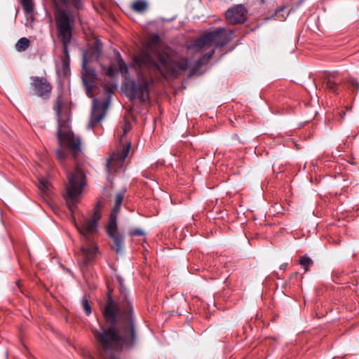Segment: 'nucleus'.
<instances>
[{"label":"nucleus","mask_w":359,"mask_h":359,"mask_svg":"<svg viewBox=\"0 0 359 359\" xmlns=\"http://www.w3.org/2000/svg\"><path fill=\"white\" fill-rule=\"evenodd\" d=\"M82 67L86 72L84 75H86L88 78H89L88 76H90L93 79H97V74L95 69L88 67V62L86 57H83Z\"/></svg>","instance_id":"nucleus-22"},{"label":"nucleus","mask_w":359,"mask_h":359,"mask_svg":"<svg viewBox=\"0 0 359 359\" xmlns=\"http://www.w3.org/2000/svg\"><path fill=\"white\" fill-rule=\"evenodd\" d=\"M204 63H205V62L201 58H200L196 62V63L195 64V65L193 68L194 72H195L198 71L204 65Z\"/></svg>","instance_id":"nucleus-31"},{"label":"nucleus","mask_w":359,"mask_h":359,"mask_svg":"<svg viewBox=\"0 0 359 359\" xmlns=\"http://www.w3.org/2000/svg\"><path fill=\"white\" fill-rule=\"evenodd\" d=\"M54 6V18L57 37L62 44L64 58L70 59L68 47L71 43L74 25V16L69 10L63 8L72 6L79 10L82 7L81 0H52Z\"/></svg>","instance_id":"nucleus-3"},{"label":"nucleus","mask_w":359,"mask_h":359,"mask_svg":"<svg viewBox=\"0 0 359 359\" xmlns=\"http://www.w3.org/2000/svg\"><path fill=\"white\" fill-rule=\"evenodd\" d=\"M215 52V49H212L209 53L204 54L201 58L205 62L212 57Z\"/></svg>","instance_id":"nucleus-30"},{"label":"nucleus","mask_w":359,"mask_h":359,"mask_svg":"<svg viewBox=\"0 0 359 359\" xmlns=\"http://www.w3.org/2000/svg\"><path fill=\"white\" fill-rule=\"evenodd\" d=\"M131 148L130 142L125 144L120 151H116L107 159V168L108 171H117L123 168L126 158L129 154Z\"/></svg>","instance_id":"nucleus-12"},{"label":"nucleus","mask_w":359,"mask_h":359,"mask_svg":"<svg viewBox=\"0 0 359 359\" xmlns=\"http://www.w3.org/2000/svg\"><path fill=\"white\" fill-rule=\"evenodd\" d=\"M285 10V8H281L278 10H277L274 15H273V17L278 20H280V21H284L285 19H286V17L283 15H281L280 16V13H282L283 11H284Z\"/></svg>","instance_id":"nucleus-27"},{"label":"nucleus","mask_w":359,"mask_h":359,"mask_svg":"<svg viewBox=\"0 0 359 359\" xmlns=\"http://www.w3.org/2000/svg\"><path fill=\"white\" fill-rule=\"evenodd\" d=\"M116 55L118 60V71L123 76L126 77L128 74V66L126 65V62H124L123 59L122 58L121 54L118 52L117 53Z\"/></svg>","instance_id":"nucleus-19"},{"label":"nucleus","mask_w":359,"mask_h":359,"mask_svg":"<svg viewBox=\"0 0 359 359\" xmlns=\"http://www.w3.org/2000/svg\"><path fill=\"white\" fill-rule=\"evenodd\" d=\"M109 359H120V358H117L116 356H111Z\"/></svg>","instance_id":"nucleus-34"},{"label":"nucleus","mask_w":359,"mask_h":359,"mask_svg":"<svg viewBox=\"0 0 359 359\" xmlns=\"http://www.w3.org/2000/svg\"><path fill=\"white\" fill-rule=\"evenodd\" d=\"M68 184L66 187L65 199L67 206L72 212L76 208L77 198L86 185V175L83 170L76 165L74 170L67 174Z\"/></svg>","instance_id":"nucleus-6"},{"label":"nucleus","mask_w":359,"mask_h":359,"mask_svg":"<svg viewBox=\"0 0 359 359\" xmlns=\"http://www.w3.org/2000/svg\"><path fill=\"white\" fill-rule=\"evenodd\" d=\"M171 49L161 46L158 34L152 35L149 41L148 50L142 51L135 57L138 68H146L149 72L159 73L163 78L177 76L187 69L189 61L187 57L177 60L170 59Z\"/></svg>","instance_id":"nucleus-2"},{"label":"nucleus","mask_w":359,"mask_h":359,"mask_svg":"<svg viewBox=\"0 0 359 359\" xmlns=\"http://www.w3.org/2000/svg\"><path fill=\"white\" fill-rule=\"evenodd\" d=\"M107 94L111 96L112 89H107ZM110 104V97L104 102L93 99V104L90 114L89 123L87 126L88 129H93L97 123H99L105 116L109 105Z\"/></svg>","instance_id":"nucleus-11"},{"label":"nucleus","mask_w":359,"mask_h":359,"mask_svg":"<svg viewBox=\"0 0 359 359\" xmlns=\"http://www.w3.org/2000/svg\"><path fill=\"white\" fill-rule=\"evenodd\" d=\"M122 297L118 302L108 293L105 305L101 309L106 327L92 330L100 346L105 352H120L135 349L139 340L133 307L127 297L126 288L119 280Z\"/></svg>","instance_id":"nucleus-1"},{"label":"nucleus","mask_w":359,"mask_h":359,"mask_svg":"<svg viewBox=\"0 0 359 359\" xmlns=\"http://www.w3.org/2000/svg\"><path fill=\"white\" fill-rule=\"evenodd\" d=\"M286 266H287V264L282 265V266H280V269H285V268L286 267Z\"/></svg>","instance_id":"nucleus-35"},{"label":"nucleus","mask_w":359,"mask_h":359,"mask_svg":"<svg viewBox=\"0 0 359 359\" xmlns=\"http://www.w3.org/2000/svg\"><path fill=\"white\" fill-rule=\"evenodd\" d=\"M101 218V210L99 205L94 208L93 215L90 218L83 217L79 223H75L76 227L83 237V240L90 239V236L97 231V222Z\"/></svg>","instance_id":"nucleus-10"},{"label":"nucleus","mask_w":359,"mask_h":359,"mask_svg":"<svg viewBox=\"0 0 359 359\" xmlns=\"http://www.w3.org/2000/svg\"><path fill=\"white\" fill-rule=\"evenodd\" d=\"M147 8L148 4L144 0H137L132 5L133 10L137 13H143Z\"/></svg>","instance_id":"nucleus-20"},{"label":"nucleus","mask_w":359,"mask_h":359,"mask_svg":"<svg viewBox=\"0 0 359 359\" xmlns=\"http://www.w3.org/2000/svg\"><path fill=\"white\" fill-rule=\"evenodd\" d=\"M233 35V32L230 29L217 28L194 41L189 48L201 50L212 45H215L216 47H223L231 41Z\"/></svg>","instance_id":"nucleus-8"},{"label":"nucleus","mask_w":359,"mask_h":359,"mask_svg":"<svg viewBox=\"0 0 359 359\" xmlns=\"http://www.w3.org/2000/svg\"><path fill=\"white\" fill-rule=\"evenodd\" d=\"M38 187L41 192V196L45 198L47 197L50 191L51 184L48 180L43 177H39Z\"/></svg>","instance_id":"nucleus-17"},{"label":"nucleus","mask_w":359,"mask_h":359,"mask_svg":"<svg viewBox=\"0 0 359 359\" xmlns=\"http://www.w3.org/2000/svg\"><path fill=\"white\" fill-rule=\"evenodd\" d=\"M29 40L26 37H22L17 41L15 48L18 51L22 52L26 50L29 48Z\"/></svg>","instance_id":"nucleus-21"},{"label":"nucleus","mask_w":359,"mask_h":359,"mask_svg":"<svg viewBox=\"0 0 359 359\" xmlns=\"http://www.w3.org/2000/svg\"><path fill=\"white\" fill-rule=\"evenodd\" d=\"M31 80V86L34 95L43 99H48L52 91V86L50 82L46 78L39 76H32Z\"/></svg>","instance_id":"nucleus-13"},{"label":"nucleus","mask_w":359,"mask_h":359,"mask_svg":"<svg viewBox=\"0 0 359 359\" xmlns=\"http://www.w3.org/2000/svg\"><path fill=\"white\" fill-rule=\"evenodd\" d=\"M102 69L104 72L106 76L109 77H113L115 75L116 69L112 65L109 67H106L104 65H101Z\"/></svg>","instance_id":"nucleus-26"},{"label":"nucleus","mask_w":359,"mask_h":359,"mask_svg":"<svg viewBox=\"0 0 359 359\" xmlns=\"http://www.w3.org/2000/svg\"><path fill=\"white\" fill-rule=\"evenodd\" d=\"M139 69H141L142 68ZM137 81L134 79L129 80L124 83V88L127 96L130 100L137 99L140 102H144L149 100V86L153 83V76L150 73L149 79L141 70L137 72Z\"/></svg>","instance_id":"nucleus-7"},{"label":"nucleus","mask_w":359,"mask_h":359,"mask_svg":"<svg viewBox=\"0 0 359 359\" xmlns=\"http://www.w3.org/2000/svg\"><path fill=\"white\" fill-rule=\"evenodd\" d=\"M247 10L241 5H236L229 8L225 13V17L231 25L244 23L246 20Z\"/></svg>","instance_id":"nucleus-14"},{"label":"nucleus","mask_w":359,"mask_h":359,"mask_svg":"<svg viewBox=\"0 0 359 359\" xmlns=\"http://www.w3.org/2000/svg\"><path fill=\"white\" fill-rule=\"evenodd\" d=\"M81 250L83 264L87 266L95 260L98 248L91 239L83 240Z\"/></svg>","instance_id":"nucleus-15"},{"label":"nucleus","mask_w":359,"mask_h":359,"mask_svg":"<svg viewBox=\"0 0 359 359\" xmlns=\"http://www.w3.org/2000/svg\"><path fill=\"white\" fill-rule=\"evenodd\" d=\"M62 70L65 73H67L69 70L70 59L62 58Z\"/></svg>","instance_id":"nucleus-28"},{"label":"nucleus","mask_w":359,"mask_h":359,"mask_svg":"<svg viewBox=\"0 0 359 359\" xmlns=\"http://www.w3.org/2000/svg\"><path fill=\"white\" fill-rule=\"evenodd\" d=\"M126 190L118 192L115 197V204L110 215L107 225V233L114 242L113 248L116 253H120L123 244V236L118 231L117 215L123 203Z\"/></svg>","instance_id":"nucleus-9"},{"label":"nucleus","mask_w":359,"mask_h":359,"mask_svg":"<svg viewBox=\"0 0 359 359\" xmlns=\"http://www.w3.org/2000/svg\"><path fill=\"white\" fill-rule=\"evenodd\" d=\"M62 106L63 100L61 97H58L54 109L57 118V137L60 149L56 150L55 156L57 160L61 164L63 163L67 157V155L62 150L63 149H67L74 158L81 152V142L80 137H76L69 129V118L67 117H65V118H62Z\"/></svg>","instance_id":"nucleus-5"},{"label":"nucleus","mask_w":359,"mask_h":359,"mask_svg":"<svg viewBox=\"0 0 359 359\" xmlns=\"http://www.w3.org/2000/svg\"><path fill=\"white\" fill-rule=\"evenodd\" d=\"M325 82L327 89L335 94H338V86L341 82V79L337 78L336 74L333 73L329 74Z\"/></svg>","instance_id":"nucleus-16"},{"label":"nucleus","mask_w":359,"mask_h":359,"mask_svg":"<svg viewBox=\"0 0 359 359\" xmlns=\"http://www.w3.org/2000/svg\"><path fill=\"white\" fill-rule=\"evenodd\" d=\"M62 106L63 100L61 97H58L54 109L57 118V137L60 149L56 150L55 156L57 160L61 164L63 163L67 157V155L62 150L63 149H67L74 158L81 152V142L80 137H76L69 129V118L67 117H65V118H62Z\"/></svg>","instance_id":"nucleus-4"},{"label":"nucleus","mask_w":359,"mask_h":359,"mask_svg":"<svg viewBox=\"0 0 359 359\" xmlns=\"http://www.w3.org/2000/svg\"><path fill=\"white\" fill-rule=\"evenodd\" d=\"M82 81L86 88V95L89 97H93L95 82L90 78H88L86 75H82Z\"/></svg>","instance_id":"nucleus-18"},{"label":"nucleus","mask_w":359,"mask_h":359,"mask_svg":"<svg viewBox=\"0 0 359 359\" xmlns=\"http://www.w3.org/2000/svg\"><path fill=\"white\" fill-rule=\"evenodd\" d=\"M299 264L304 269L305 272H307L309 268L313 264V262L310 257L302 256L299 259Z\"/></svg>","instance_id":"nucleus-23"},{"label":"nucleus","mask_w":359,"mask_h":359,"mask_svg":"<svg viewBox=\"0 0 359 359\" xmlns=\"http://www.w3.org/2000/svg\"><path fill=\"white\" fill-rule=\"evenodd\" d=\"M349 83L356 90H359V83L355 79H351Z\"/></svg>","instance_id":"nucleus-33"},{"label":"nucleus","mask_w":359,"mask_h":359,"mask_svg":"<svg viewBox=\"0 0 359 359\" xmlns=\"http://www.w3.org/2000/svg\"><path fill=\"white\" fill-rule=\"evenodd\" d=\"M129 235L131 237L140 236L145 235L144 232L141 229H132L129 231Z\"/></svg>","instance_id":"nucleus-29"},{"label":"nucleus","mask_w":359,"mask_h":359,"mask_svg":"<svg viewBox=\"0 0 359 359\" xmlns=\"http://www.w3.org/2000/svg\"><path fill=\"white\" fill-rule=\"evenodd\" d=\"M82 307L87 316H90L92 313L91 306L86 297H83L81 300Z\"/></svg>","instance_id":"nucleus-25"},{"label":"nucleus","mask_w":359,"mask_h":359,"mask_svg":"<svg viewBox=\"0 0 359 359\" xmlns=\"http://www.w3.org/2000/svg\"><path fill=\"white\" fill-rule=\"evenodd\" d=\"M122 129L123 131V135H126L128 133V131L130 130V123L125 121V123H123V125L122 126Z\"/></svg>","instance_id":"nucleus-32"},{"label":"nucleus","mask_w":359,"mask_h":359,"mask_svg":"<svg viewBox=\"0 0 359 359\" xmlns=\"http://www.w3.org/2000/svg\"><path fill=\"white\" fill-rule=\"evenodd\" d=\"M21 4L25 13L29 14L33 11L34 4L32 0H22Z\"/></svg>","instance_id":"nucleus-24"}]
</instances>
